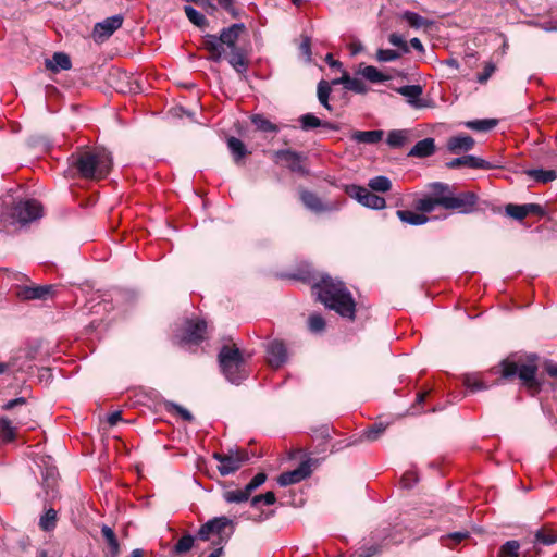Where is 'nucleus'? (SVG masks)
I'll list each match as a JSON object with an SVG mask.
<instances>
[{"instance_id":"1","label":"nucleus","mask_w":557,"mask_h":557,"mask_svg":"<svg viewBox=\"0 0 557 557\" xmlns=\"http://www.w3.org/2000/svg\"><path fill=\"white\" fill-rule=\"evenodd\" d=\"M539 357L536 354H511L503 359L497 366L491 369V372L498 374V381L511 382L519 379L531 396H535L542 388L536 374L539 370Z\"/></svg>"},{"instance_id":"2","label":"nucleus","mask_w":557,"mask_h":557,"mask_svg":"<svg viewBox=\"0 0 557 557\" xmlns=\"http://www.w3.org/2000/svg\"><path fill=\"white\" fill-rule=\"evenodd\" d=\"M112 156L103 148L79 149L69 159V173L83 180L100 181L112 168Z\"/></svg>"},{"instance_id":"3","label":"nucleus","mask_w":557,"mask_h":557,"mask_svg":"<svg viewBox=\"0 0 557 557\" xmlns=\"http://www.w3.org/2000/svg\"><path fill=\"white\" fill-rule=\"evenodd\" d=\"M319 300L329 309L334 310L341 317L355 320L356 302L351 293L342 281L330 275H323L313 285Z\"/></svg>"},{"instance_id":"4","label":"nucleus","mask_w":557,"mask_h":557,"mask_svg":"<svg viewBox=\"0 0 557 557\" xmlns=\"http://www.w3.org/2000/svg\"><path fill=\"white\" fill-rule=\"evenodd\" d=\"M319 300L329 309L334 310L341 317L355 320L356 302L351 293L342 281L330 275H323L313 285Z\"/></svg>"},{"instance_id":"5","label":"nucleus","mask_w":557,"mask_h":557,"mask_svg":"<svg viewBox=\"0 0 557 557\" xmlns=\"http://www.w3.org/2000/svg\"><path fill=\"white\" fill-rule=\"evenodd\" d=\"M319 300L329 309L334 310L341 317L355 320L356 302L351 293L342 281L330 275H323L313 285Z\"/></svg>"},{"instance_id":"6","label":"nucleus","mask_w":557,"mask_h":557,"mask_svg":"<svg viewBox=\"0 0 557 557\" xmlns=\"http://www.w3.org/2000/svg\"><path fill=\"white\" fill-rule=\"evenodd\" d=\"M219 364L225 379L239 384L249 375L243 352L236 346L223 345L218 355Z\"/></svg>"},{"instance_id":"7","label":"nucleus","mask_w":557,"mask_h":557,"mask_svg":"<svg viewBox=\"0 0 557 557\" xmlns=\"http://www.w3.org/2000/svg\"><path fill=\"white\" fill-rule=\"evenodd\" d=\"M234 530L235 524L232 519L225 516L215 517L200 527L197 536L201 541H209L211 535H215L218 540H214L213 544L222 545L231 539Z\"/></svg>"},{"instance_id":"8","label":"nucleus","mask_w":557,"mask_h":557,"mask_svg":"<svg viewBox=\"0 0 557 557\" xmlns=\"http://www.w3.org/2000/svg\"><path fill=\"white\" fill-rule=\"evenodd\" d=\"M213 458L220 462L218 466L220 474L226 476L240 469L249 460V454L245 449H230L227 453H214Z\"/></svg>"},{"instance_id":"9","label":"nucleus","mask_w":557,"mask_h":557,"mask_svg":"<svg viewBox=\"0 0 557 557\" xmlns=\"http://www.w3.org/2000/svg\"><path fill=\"white\" fill-rule=\"evenodd\" d=\"M345 193L350 198L356 199L360 205L370 209L380 210L386 206V201L383 197L373 194L371 190L360 185H346Z\"/></svg>"},{"instance_id":"10","label":"nucleus","mask_w":557,"mask_h":557,"mask_svg":"<svg viewBox=\"0 0 557 557\" xmlns=\"http://www.w3.org/2000/svg\"><path fill=\"white\" fill-rule=\"evenodd\" d=\"M12 215L17 222L26 224L42 215V207L35 199L22 200L13 207Z\"/></svg>"},{"instance_id":"11","label":"nucleus","mask_w":557,"mask_h":557,"mask_svg":"<svg viewBox=\"0 0 557 557\" xmlns=\"http://www.w3.org/2000/svg\"><path fill=\"white\" fill-rule=\"evenodd\" d=\"M275 162H284L294 173L308 175L309 171L305 165L307 156L292 149H281L274 152Z\"/></svg>"},{"instance_id":"12","label":"nucleus","mask_w":557,"mask_h":557,"mask_svg":"<svg viewBox=\"0 0 557 557\" xmlns=\"http://www.w3.org/2000/svg\"><path fill=\"white\" fill-rule=\"evenodd\" d=\"M446 210H456L460 213H470L474 210L478 196L473 191H463L455 195L450 191L448 199H443Z\"/></svg>"},{"instance_id":"13","label":"nucleus","mask_w":557,"mask_h":557,"mask_svg":"<svg viewBox=\"0 0 557 557\" xmlns=\"http://www.w3.org/2000/svg\"><path fill=\"white\" fill-rule=\"evenodd\" d=\"M318 460L315 459L307 458L296 469L280 474L277 483L281 486H288L301 482L310 476L312 473V466H315Z\"/></svg>"},{"instance_id":"14","label":"nucleus","mask_w":557,"mask_h":557,"mask_svg":"<svg viewBox=\"0 0 557 557\" xmlns=\"http://www.w3.org/2000/svg\"><path fill=\"white\" fill-rule=\"evenodd\" d=\"M207 322L202 319H187L183 329L182 341L187 344L201 343L207 333Z\"/></svg>"},{"instance_id":"15","label":"nucleus","mask_w":557,"mask_h":557,"mask_svg":"<svg viewBox=\"0 0 557 557\" xmlns=\"http://www.w3.org/2000/svg\"><path fill=\"white\" fill-rule=\"evenodd\" d=\"M54 285H32L21 286L16 290V296L21 300H46L54 295Z\"/></svg>"},{"instance_id":"16","label":"nucleus","mask_w":557,"mask_h":557,"mask_svg":"<svg viewBox=\"0 0 557 557\" xmlns=\"http://www.w3.org/2000/svg\"><path fill=\"white\" fill-rule=\"evenodd\" d=\"M124 17L116 14L99 22L94 27V38L103 41L111 37L115 30L122 27Z\"/></svg>"},{"instance_id":"17","label":"nucleus","mask_w":557,"mask_h":557,"mask_svg":"<svg viewBox=\"0 0 557 557\" xmlns=\"http://www.w3.org/2000/svg\"><path fill=\"white\" fill-rule=\"evenodd\" d=\"M268 362L272 368H281L288 359L287 348L283 341L273 339L265 348Z\"/></svg>"},{"instance_id":"18","label":"nucleus","mask_w":557,"mask_h":557,"mask_svg":"<svg viewBox=\"0 0 557 557\" xmlns=\"http://www.w3.org/2000/svg\"><path fill=\"white\" fill-rule=\"evenodd\" d=\"M448 169H457L461 166H467L470 169H482V170H491L496 169L498 165H495L482 158L467 154L462 157L455 158L446 163Z\"/></svg>"},{"instance_id":"19","label":"nucleus","mask_w":557,"mask_h":557,"mask_svg":"<svg viewBox=\"0 0 557 557\" xmlns=\"http://www.w3.org/2000/svg\"><path fill=\"white\" fill-rule=\"evenodd\" d=\"M245 29V25L243 23L233 24L227 28H223L219 38V41L222 45H225L231 50L237 49L236 42L238 40L239 34Z\"/></svg>"},{"instance_id":"20","label":"nucleus","mask_w":557,"mask_h":557,"mask_svg":"<svg viewBox=\"0 0 557 557\" xmlns=\"http://www.w3.org/2000/svg\"><path fill=\"white\" fill-rule=\"evenodd\" d=\"M474 139L469 135H458L450 137L447 141L449 152L459 154L462 151H469L474 147Z\"/></svg>"},{"instance_id":"21","label":"nucleus","mask_w":557,"mask_h":557,"mask_svg":"<svg viewBox=\"0 0 557 557\" xmlns=\"http://www.w3.org/2000/svg\"><path fill=\"white\" fill-rule=\"evenodd\" d=\"M300 127L302 131L308 132L310 129L317 128V127H324L332 131H337L338 126L327 122V121H321L319 117L313 115L312 113H306L302 114L299 117Z\"/></svg>"},{"instance_id":"22","label":"nucleus","mask_w":557,"mask_h":557,"mask_svg":"<svg viewBox=\"0 0 557 557\" xmlns=\"http://www.w3.org/2000/svg\"><path fill=\"white\" fill-rule=\"evenodd\" d=\"M46 69L58 73L61 70L66 71L72 67V62L70 57L64 52H54L51 59L45 60Z\"/></svg>"},{"instance_id":"23","label":"nucleus","mask_w":557,"mask_h":557,"mask_svg":"<svg viewBox=\"0 0 557 557\" xmlns=\"http://www.w3.org/2000/svg\"><path fill=\"white\" fill-rule=\"evenodd\" d=\"M435 152V140L433 138H424L419 140L409 151V157L426 158Z\"/></svg>"},{"instance_id":"24","label":"nucleus","mask_w":557,"mask_h":557,"mask_svg":"<svg viewBox=\"0 0 557 557\" xmlns=\"http://www.w3.org/2000/svg\"><path fill=\"white\" fill-rule=\"evenodd\" d=\"M226 143L236 164H240L244 158L250 153L246 145L237 137L231 136L227 138Z\"/></svg>"},{"instance_id":"25","label":"nucleus","mask_w":557,"mask_h":557,"mask_svg":"<svg viewBox=\"0 0 557 557\" xmlns=\"http://www.w3.org/2000/svg\"><path fill=\"white\" fill-rule=\"evenodd\" d=\"M431 193L430 197H433L434 202H436L440 207H443L445 209V203L443 202V199H448L451 188L446 183L441 182H434L429 185Z\"/></svg>"},{"instance_id":"26","label":"nucleus","mask_w":557,"mask_h":557,"mask_svg":"<svg viewBox=\"0 0 557 557\" xmlns=\"http://www.w3.org/2000/svg\"><path fill=\"white\" fill-rule=\"evenodd\" d=\"M203 47L207 49L210 53L209 59L219 62L222 59L223 48L219 41L218 36L215 35H206L203 37Z\"/></svg>"},{"instance_id":"27","label":"nucleus","mask_w":557,"mask_h":557,"mask_svg":"<svg viewBox=\"0 0 557 557\" xmlns=\"http://www.w3.org/2000/svg\"><path fill=\"white\" fill-rule=\"evenodd\" d=\"M384 132L375 131H356L351 134V139L358 144H377L382 140Z\"/></svg>"},{"instance_id":"28","label":"nucleus","mask_w":557,"mask_h":557,"mask_svg":"<svg viewBox=\"0 0 557 557\" xmlns=\"http://www.w3.org/2000/svg\"><path fill=\"white\" fill-rule=\"evenodd\" d=\"M228 63L240 75H244L247 72L249 64L247 58L244 54L243 49L240 48L231 50Z\"/></svg>"},{"instance_id":"29","label":"nucleus","mask_w":557,"mask_h":557,"mask_svg":"<svg viewBox=\"0 0 557 557\" xmlns=\"http://www.w3.org/2000/svg\"><path fill=\"white\" fill-rule=\"evenodd\" d=\"M101 534L103 539L107 542L109 553L107 554V557H119L120 555V544L116 539V535L112 528L108 525H102L101 528Z\"/></svg>"},{"instance_id":"30","label":"nucleus","mask_w":557,"mask_h":557,"mask_svg":"<svg viewBox=\"0 0 557 557\" xmlns=\"http://www.w3.org/2000/svg\"><path fill=\"white\" fill-rule=\"evenodd\" d=\"M300 200L306 208L313 212H322L326 209L321 199L310 190H301Z\"/></svg>"},{"instance_id":"31","label":"nucleus","mask_w":557,"mask_h":557,"mask_svg":"<svg viewBox=\"0 0 557 557\" xmlns=\"http://www.w3.org/2000/svg\"><path fill=\"white\" fill-rule=\"evenodd\" d=\"M400 95L408 98V102L417 108L422 107L421 103H419V98L422 95L423 90L420 85H406L401 86L397 90Z\"/></svg>"},{"instance_id":"32","label":"nucleus","mask_w":557,"mask_h":557,"mask_svg":"<svg viewBox=\"0 0 557 557\" xmlns=\"http://www.w3.org/2000/svg\"><path fill=\"white\" fill-rule=\"evenodd\" d=\"M396 214L400 221L410 225H422L429 220L426 215L411 210H398Z\"/></svg>"},{"instance_id":"33","label":"nucleus","mask_w":557,"mask_h":557,"mask_svg":"<svg viewBox=\"0 0 557 557\" xmlns=\"http://www.w3.org/2000/svg\"><path fill=\"white\" fill-rule=\"evenodd\" d=\"M462 383L471 392H479L488 388V385L480 374H466L463 375Z\"/></svg>"},{"instance_id":"34","label":"nucleus","mask_w":557,"mask_h":557,"mask_svg":"<svg viewBox=\"0 0 557 557\" xmlns=\"http://www.w3.org/2000/svg\"><path fill=\"white\" fill-rule=\"evenodd\" d=\"M250 493L246 492V487L242 490H228L223 492V499L228 504L246 503L250 498Z\"/></svg>"},{"instance_id":"35","label":"nucleus","mask_w":557,"mask_h":557,"mask_svg":"<svg viewBox=\"0 0 557 557\" xmlns=\"http://www.w3.org/2000/svg\"><path fill=\"white\" fill-rule=\"evenodd\" d=\"M527 175L540 183H549L557 177L554 170L532 169L528 170Z\"/></svg>"},{"instance_id":"36","label":"nucleus","mask_w":557,"mask_h":557,"mask_svg":"<svg viewBox=\"0 0 557 557\" xmlns=\"http://www.w3.org/2000/svg\"><path fill=\"white\" fill-rule=\"evenodd\" d=\"M535 544L552 545L557 543V533L547 527H543L535 532Z\"/></svg>"},{"instance_id":"37","label":"nucleus","mask_w":557,"mask_h":557,"mask_svg":"<svg viewBox=\"0 0 557 557\" xmlns=\"http://www.w3.org/2000/svg\"><path fill=\"white\" fill-rule=\"evenodd\" d=\"M468 537H469L468 531H458V532H453V533L442 536L441 543L443 546H446L448 548H454L455 546H457L459 543H461L462 541H465Z\"/></svg>"},{"instance_id":"38","label":"nucleus","mask_w":557,"mask_h":557,"mask_svg":"<svg viewBox=\"0 0 557 557\" xmlns=\"http://www.w3.org/2000/svg\"><path fill=\"white\" fill-rule=\"evenodd\" d=\"M368 186L373 191L387 193L392 189V182L388 177L379 175L371 178Z\"/></svg>"},{"instance_id":"39","label":"nucleus","mask_w":557,"mask_h":557,"mask_svg":"<svg viewBox=\"0 0 557 557\" xmlns=\"http://www.w3.org/2000/svg\"><path fill=\"white\" fill-rule=\"evenodd\" d=\"M359 73L371 83H381L388 79V76L384 75L373 65H366Z\"/></svg>"},{"instance_id":"40","label":"nucleus","mask_w":557,"mask_h":557,"mask_svg":"<svg viewBox=\"0 0 557 557\" xmlns=\"http://www.w3.org/2000/svg\"><path fill=\"white\" fill-rule=\"evenodd\" d=\"M15 426L7 417L0 418V437L3 442H12L16 436Z\"/></svg>"},{"instance_id":"41","label":"nucleus","mask_w":557,"mask_h":557,"mask_svg":"<svg viewBox=\"0 0 557 557\" xmlns=\"http://www.w3.org/2000/svg\"><path fill=\"white\" fill-rule=\"evenodd\" d=\"M184 11L187 18L197 27L205 28L208 26V20L206 16L193 7L186 5L184 7Z\"/></svg>"},{"instance_id":"42","label":"nucleus","mask_w":557,"mask_h":557,"mask_svg":"<svg viewBox=\"0 0 557 557\" xmlns=\"http://www.w3.org/2000/svg\"><path fill=\"white\" fill-rule=\"evenodd\" d=\"M407 137H408L407 131H404V129L392 131L387 135L386 143L392 148H400L405 145Z\"/></svg>"},{"instance_id":"43","label":"nucleus","mask_w":557,"mask_h":557,"mask_svg":"<svg viewBox=\"0 0 557 557\" xmlns=\"http://www.w3.org/2000/svg\"><path fill=\"white\" fill-rule=\"evenodd\" d=\"M497 125V120L494 119H484V120H474L466 123L468 128L478 132H487L493 129Z\"/></svg>"},{"instance_id":"44","label":"nucleus","mask_w":557,"mask_h":557,"mask_svg":"<svg viewBox=\"0 0 557 557\" xmlns=\"http://www.w3.org/2000/svg\"><path fill=\"white\" fill-rule=\"evenodd\" d=\"M519 549L520 544L518 541H507L500 546L498 557H520Z\"/></svg>"},{"instance_id":"45","label":"nucleus","mask_w":557,"mask_h":557,"mask_svg":"<svg viewBox=\"0 0 557 557\" xmlns=\"http://www.w3.org/2000/svg\"><path fill=\"white\" fill-rule=\"evenodd\" d=\"M331 91V86L326 81H321L318 84V99L320 103L330 111L332 110V107L329 103V97Z\"/></svg>"},{"instance_id":"46","label":"nucleus","mask_w":557,"mask_h":557,"mask_svg":"<svg viewBox=\"0 0 557 557\" xmlns=\"http://www.w3.org/2000/svg\"><path fill=\"white\" fill-rule=\"evenodd\" d=\"M252 123L257 129L262 132L276 133L278 131L275 124L260 114L253 115Z\"/></svg>"},{"instance_id":"47","label":"nucleus","mask_w":557,"mask_h":557,"mask_svg":"<svg viewBox=\"0 0 557 557\" xmlns=\"http://www.w3.org/2000/svg\"><path fill=\"white\" fill-rule=\"evenodd\" d=\"M403 18L413 28H421L429 24L426 18L411 11L404 12Z\"/></svg>"},{"instance_id":"48","label":"nucleus","mask_w":557,"mask_h":557,"mask_svg":"<svg viewBox=\"0 0 557 557\" xmlns=\"http://www.w3.org/2000/svg\"><path fill=\"white\" fill-rule=\"evenodd\" d=\"M437 206L438 205L434 202L433 197H430V195H425L424 197L416 200L414 202V208L418 211H421L422 214L432 212Z\"/></svg>"},{"instance_id":"49","label":"nucleus","mask_w":557,"mask_h":557,"mask_svg":"<svg viewBox=\"0 0 557 557\" xmlns=\"http://www.w3.org/2000/svg\"><path fill=\"white\" fill-rule=\"evenodd\" d=\"M55 522H57V511L54 509H49L40 518L39 525L44 531H51L54 529Z\"/></svg>"},{"instance_id":"50","label":"nucleus","mask_w":557,"mask_h":557,"mask_svg":"<svg viewBox=\"0 0 557 557\" xmlns=\"http://www.w3.org/2000/svg\"><path fill=\"white\" fill-rule=\"evenodd\" d=\"M505 212L517 221H522L527 216L524 205L508 203L505 207Z\"/></svg>"},{"instance_id":"51","label":"nucleus","mask_w":557,"mask_h":557,"mask_svg":"<svg viewBox=\"0 0 557 557\" xmlns=\"http://www.w3.org/2000/svg\"><path fill=\"white\" fill-rule=\"evenodd\" d=\"M344 81H346V87L345 89L354 91L356 94H366L368 91V88L366 84L356 77H347Z\"/></svg>"},{"instance_id":"52","label":"nucleus","mask_w":557,"mask_h":557,"mask_svg":"<svg viewBox=\"0 0 557 557\" xmlns=\"http://www.w3.org/2000/svg\"><path fill=\"white\" fill-rule=\"evenodd\" d=\"M195 537L190 534L183 535L175 544L174 552L183 554L188 552L194 546Z\"/></svg>"},{"instance_id":"53","label":"nucleus","mask_w":557,"mask_h":557,"mask_svg":"<svg viewBox=\"0 0 557 557\" xmlns=\"http://www.w3.org/2000/svg\"><path fill=\"white\" fill-rule=\"evenodd\" d=\"M384 431L385 425L383 423H374L363 431L362 436L368 441H375L383 434Z\"/></svg>"},{"instance_id":"54","label":"nucleus","mask_w":557,"mask_h":557,"mask_svg":"<svg viewBox=\"0 0 557 557\" xmlns=\"http://www.w3.org/2000/svg\"><path fill=\"white\" fill-rule=\"evenodd\" d=\"M276 502V496L273 492H267L264 494L256 495L251 498V507L257 508L259 504L273 505Z\"/></svg>"},{"instance_id":"55","label":"nucleus","mask_w":557,"mask_h":557,"mask_svg":"<svg viewBox=\"0 0 557 557\" xmlns=\"http://www.w3.org/2000/svg\"><path fill=\"white\" fill-rule=\"evenodd\" d=\"M382 550V545L370 544L361 546L356 553L355 557H372Z\"/></svg>"},{"instance_id":"56","label":"nucleus","mask_w":557,"mask_h":557,"mask_svg":"<svg viewBox=\"0 0 557 557\" xmlns=\"http://www.w3.org/2000/svg\"><path fill=\"white\" fill-rule=\"evenodd\" d=\"M308 325L311 332L319 333L325 327V320L320 314H312L309 317Z\"/></svg>"},{"instance_id":"57","label":"nucleus","mask_w":557,"mask_h":557,"mask_svg":"<svg viewBox=\"0 0 557 557\" xmlns=\"http://www.w3.org/2000/svg\"><path fill=\"white\" fill-rule=\"evenodd\" d=\"M400 52L391 49H379L376 52V59L380 62H391L399 59Z\"/></svg>"},{"instance_id":"58","label":"nucleus","mask_w":557,"mask_h":557,"mask_svg":"<svg viewBox=\"0 0 557 557\" xmlns=\"http://www.w3.org/2000/svg\"><path fill=\"white\" fill-rule=\"evenodd\" d=\"M267 481V474L264 472L257 473L251 481L245 486L246 492L252 494L259 486H261Z\"/></svg>"},{"instance_id":"59","label":"nucleus","mask_w":557,"mask_h":557,"mask_svg":"<svg viewBox=\"0 0 557 557\" xmlns=\"http://www.w3.org/2000/svg\"><path fill=\"white\" fill-rule=\"evenodd\" d=\"M495 70H496V65L493 62H486L484 64L483 72L478 74L476 81L480 84H485L488 81V78L493 75Z\"/></svg>"},{"instance_id":"60","label":"nucleus","mask_w":557,"mask_h":557,"mask_svg":"<svg viewBox=\"0 0 557 557\" xmlns=\"http://www.w3.org/2000/svg\"><path fill=\"white\" fill-rule=\"evenodd\" d=\"M388 41L399 48L401 50L403 53H407L409 52V48H408V44L406 42V40L398 34L396 33H392L389 36H388Z\"/></svg>"},{"instance_id":"61","label":"nucleus","mask_w":557,"mask_h":557,"mask_svg":"<svg viewBox=\"0 0 557 557\" xmlns=\"http://www.w3.org/2000/svg\"><path fill=\"white\" fill-rule=\"evenodd\" d=\"M418 482V474L414 471H407L403 474L400 483L405 488H411Z\"/></svg>"},{"instance_id":"62","label":"nucleus","mask_w":557,"mask_h":557,"mask_svg":"<svg viewBox=\"0 0 557 557\" xmlns=\"http://www.w3.org/2000/svg\"><path fill=\"white\" fill-rule=\"evenodd\" d=\"M220 5L228 12L234 18L239 16V10L234 5V0H218Z\"/></svg>"},{"instance_id":"63","label":"nucleus","mask_w":557,"mask_h":557,"mask_svg":"<svg viewBox=\"0 0 557 557\" xmlns=\"http://www.w3.org/2000/svg\"><path fill=\"white\" fill-rule=\"evenodd\" d=\"M524 208H525L527 215L533 214V215L543 216L545 214L544 208L537 203H525Z\"/></svg>"},{"instance_id":"64","label":"nucleus","mask_w":557,"mask_h":557,"mask_svg":"<svg viewBox=\"0 0 557 557\" xmlns=\"http://www.w3.org/2000/svg\"><path fill=\"white\" fill-rule=\"evenodd\" d=\"M25 404H26V398L25 397H17L15 399H11V400L7 401L2 406V409L9 411V410L14 409L17 406H23Z\"/></svg>"}]
</instances>
